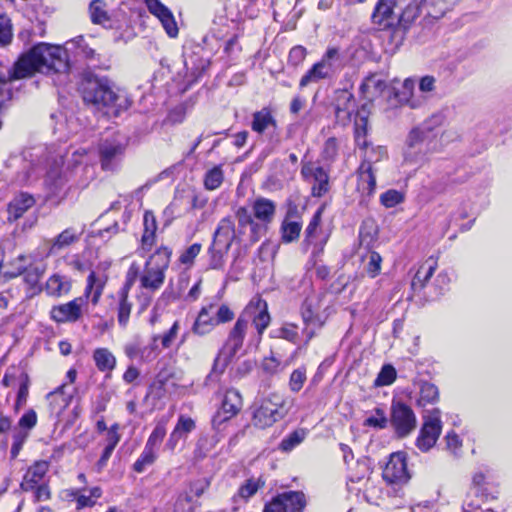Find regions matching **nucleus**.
Masks as SVG:
<instances>
[{"instance_id":"40","label":"nucleus","mask_w":512,"mask_h":512,"mask_svg":"<svg viewBox=\"0 0 512 512\" xmlns=\"http://www.w3.org/2000/svg\"><path fill=\"white\" fill-rule=\"evenodd\" d=\"M362 165L374 167V165L387 157V150L383 146H370L362 153Z\"/></svg>"},{"instance_id":"53","label":"nucleus","mask_w":512,"mask_h":512,"mask_svg":"<svg viewBox=\"0 0 512 512\" xmlns=\"http://www.w3.org/2000/svg\"><path fill=\"white\" fill-rule=\"evenodd\" d=\"M306 381V369L301 367L294 370L289 379V388L292 392H299Z\"/></svg>"},{"instance_id":"38","label":"nucleus","mask_w":512,"mask_h":512,"mask_svg":"<svg viewBox=\"0 0 512 512\" xmlns=\"http://www.w3.org/2000/svg\"><path fill=\"white\" fill-rule=\"evenodd\" d=\"M290 215L291 211L288 212L287 217L281 225L282 240L285 243L297 240L302 229V224L299 221L289 220Z\"/></svg>"},{"instance_id":"6","label":"nucleus","mask_w":512,"mask_h":512,"mask_svg":"<svg viewBox=\"0 0 512 512\" xmlns=\"http://www.w3.org/2000/svg\"><path fill=\"white\" fill-rule=\"evenodd\" d=\"M285 414L283 397L273 393L260 402L253 413V423L256 427L263 429L281 420Z\"/></svg>"},{"instance_id":"19","label":"nucleus","mask_w":512,"mask_h":512,"mask_svg":"<svg viewBox=\"0 0 512 512\" xmlns=\"http://www.w3.org/2000/svg\"><path fill=\"white\" fill-rule=\"evenodd\" d=\"M64 163V155L61 151L50 155L47 158L45 168V184L51 190H57L65 181V173L62 169Z\"/></svg>"},{"instance_id":"27","label":"nucleus","mask_w":512,"mask_h":512,"mask_svg":"<svg viewBox=\"0 0 512 512\" xmlns=\"http://www.w3.org/2000/svg\"><path fill=\"white\" fill-rule=\"evenodd\" d=\"M107 282L105 273L91 271L87 278V286L85 289V297L90 298L91 302L95 305L98 303L103 289Z\"/></svg>"},{"instance_id":"20","label":"nucleus","mask_w":512,"mask_h":512,"mask_svg":"<svg viewBox=\"0 0 512 512\" xmlns=\"http://www.w3.org/2000/svg\"><path fill=\"white\" fill-rule=\"evenodd\" d=\"M148 10L161 22L164 30L170 37L178 35V26L172 12L159 0H146Z\"/></svg>"},{"instance_id":"26","label":"nucleus","mask_w":512,"mask_h":512,"mask_svg":"<svg viewBox=\"0 0 512 512\" xmlns=\"http://www.w3.org/2000/svg\"><path fill=\"white\" fill-rule=\"evenodd\" d=\"M51 409L54 413L59 415L72 400V388L70 385L63 384L56 390L47 395Z\"/></svg>"},{"instance_id":"60","label":"nucleus","mask_w":512,"mask_h":512,"mask_svg":"<svg viewBox=\"0 0 512 512\" xmlns=\"http://www.w3.org/2000/svg\"><path fill=\"white\" fill-rule=\"evenodd\" d=\"M277 337L295 342L298 337L297 327L293 324H285L278 330Z\"/></svg>"},{"instance_id":"25","label":"nucleus","mask_w":512,"mask_h":512,"mask_svg":"<svg viewBox=\"0 0 512 512\" xmlns=\"http://www.w3.org/2000/svg\"><path fill=\"white\" fill-rule=\"evenodd\" d=\"M235 236L234 223L231 218H223L214 233L213 246L228 250Z\"/></svg>"},{"instance_id":"15","label":"nucleus","mask_w":512,"mask_h":512,"mask_svg":"<svg viewBox=\"0 0 512 512\" xmlns=\"http://www.w3.org/2000/svg\"><path fill=\"white\" fill-rule=\"evenodd\" d=\"M83 297L75 298L64 304L53 306L50 310V317L57 323H74L83 315Z\"/></svg>"},{"instance_id":"63","label":"nucleus","mask_w":512,"mask_h":512,"mask_svg":"<svg viewBox=\"0 0 512 512\" xmlns=\"http://www.w3.org/2000/svg\"><path fill=\"white\" fill-rule=\"evenodd\" d=\"M37 423V414L34 410L30 409L22 415L19 419V426L24 429H32Z\"/></svg>"},{"instance_id":"21","label":"nucleus","mask_w":512,"mask_h":512,"mask_svg":"<svg viewBox=\"0 0 512 512\" xmlns=\"http://www.w3.org/2000/svg\"><path fill=\"white\" fill-rule=\"evenodd\" d=\"M10 166H19L21 171L15 175V181L19 184L31 183L39 178L43 169L31 161H27L23 157L14 156L10 160Z\"/></svg>"},{"instance_id":"54","label":"nucleus","mask_w":512,"mask_h":512,"mask_svg":"<svg viewBox=\"0 0 512 512\" xmlns=\"http://www.w3.org/2000/svg\"><path fill=\"white\" fill-rule=\"evenodd\" d=\"M89 10H90V15H91V20L94 23H103L104 21H106L108 19L106 11L104 10V3L100 0L92 1L90 4Z\"/></svg>"},{"instance_id":"16","label":"nucleus","mask_w":512,"mask_h":512,"mask_svg":"<svg viewBox=\"0 0 512 512\" xmlns=\"http://www.w3.org/2000/svg\"><path fill=\"white\" fill-rule=\"evenodd\" d=\"M158 340L159 335H154L152 337L151 343L142 345L139 338L137 337L125 345L124 352L126 356L131 360L136 359L143 363L152 362L157 358L159 354L157 345Z\"/></svg>"},{"instance_id":"58","label":"nucleus","mask_w":512,"mask_h":512,"mask_svg":"<svg viewBox=\"0 0 512 512\" xmlns=\"http://www.w3.org/2000/svg\"><path fill=\"white\" fill-rule=\"evenodd\" d=\"M307 50L301 45L293 47L289 52V63L293 66L300 65L306 58Z\"/></svg>"},{"instance_id":"35","label":"nucleus","mask_w":512,"mask_h":512,"mask_svg":"<svg viewBox=\"0 0 512 512\" xmlns=\"http://www.w3.org/2000/svg\"><path fill=\"white\" fill-rule=\"evenodd\" d=\"M332 76L333 74L330 71L317 62L306 72L305 75L302 76L299 86L304 88L310 83H316L322 79H327Z\"/></svg>"},{"instance_id":"1","label":"nucleus","mask_w":512,"mask_h":512,"mask_svg":"<svg viewBox=\"0 0 512 512\" xmlns=\"http://www.w3.org/2000/svg\"><path fill=\"white\" fill-rule=\"evenodd\" d=\"M270 322L271 317L268 312L267 302L259 296L253 297L231 328L222 349L215 359L212 372L207 376V380H216L218 373H222L224 367L241 350L250 323L254 325L256 334L252 335L248 341L246 352L258 348L262 335Z\"/></svg>"},{"instance_id":"24","label":"nucleus","mask_w":512,"mask_h":512,"mask_svg":"<svg viewBox=\"0 0 512 512\" xmlns=\"http://www.w3.org/2000/svg\"><path fill=\"white\" fill-rule=\"evenodd\" d=\"M194 429L195 421L191 417L180 415L176 426L174 427L169 436V439L165 444L166 448L173 451L178 445L179 441L185 439Z\"/></svg>"},{"instance_id":"9","label":"nucleus","mask_w":512,"mask_h":512,"mask_svg":"<svg viewBox=\"0 0 512 512\" xmlns=\"http://www.w3.org/2000/svg\"><path fill=\"white\" fill-rule=\"evenodd\" d=\"M243 405L242 396L236 389H228L224 395L220 409L212 419V425L220 430L221 425L236 416Z\"/></svg>"},{"instance_id":"13","label":"nucleus","mask_w":512,"mask_h":512,"mask_svg":"<svg viewBox=\"0 0 512 512\" xmlns=\"http://www.w3.org/2000/svg\"><path fill=\"white\" fill-rule=\"evenodd\" d=\"M81 236V232H77L74 228H67L50 240H45L39 247L38 256L48 258L51 255L58 254L61 250L76 243Z\"/></svg>"},{"instance_id":"62","label":"nucleus","mask_w":512,"mask_h":512,"mask_svg":"<svg viewBox=\"0 0 512 512\" xmlns=\"http://www.w3.org/2000/svg\"><path fill=\"white\" fill-rule=\"evenodd\" d=\"M215 320L217 325L230 322L234 318V312L225 304H222L216 310Z\"/></svg>"},{"instance_id":"51","label":"nucleus","mask_w":512,"mask_h":512,"mask_svg":"<svg viewBox=\"0 0 512 512\" xmlns=\"http://www.w3.org/2000/svg\"><path fill=\"white\" fill-rule=\"evenodd\" d=\"M323 208H319L313 215L305 231V242L312 243L316 237L317 230L321 223Z\"/></svg>"},{"instance_id":"5","label":"nucleus","mask_w":512,"mask_h":512,"mask_svg":"<svg viewBox=\"0 0 512 512\" xmlns=\"http://www.w3.org/2000/svg\"><path fill=\"white\" fill-rule=\"evenodd\" d=\"M172 251L166 246H160L145 262L140 275V284L143 289L151 292L159 290L165 281Z\"/></svg>"},{"instance_id":"11","label":"nucleus","mask_w":512,"mask_h":512,"mask_svg":"<svg viewBox=\"0 0 512 512\" xmlns=\"http://www.w3.org/2000/svg\"><path fill=\"white\" fill-rule=\"evenodd\" d=\"M383 479L389 484H405L410 479L407 469L406 454L395 452L390 455L383 469Z\"/></svg>"},{"instance_id":"57","label":"nucleus","mask_w":512,"mask_h":512,"mask_svg":"<svg viewBox=\"0 0 512 512\" xmlns=\"http://www.w3.org/2000/svg\"><path fill=\"white\" fill-rule=\"evenodd\" d=\"M138 278L140 279V267L136 262H133L126 273V282L121 290H127L129 292Z\"/></svg>"},{"instance_id":"43","label":"nucleus","mask_w":512,"mask_h":512,"mask_svg":"<svg viewBox=\"0 0 512 512\" xmlns=\"http://www.w3.org/2000/svg\"><path fill=\"white\" fill-rule=\"evenodd\" d=\"M69 50H73L76 54L81 55L85 58H93L95 51L85 41L84 37L79 36L69 42H67Z\"/></svg>"},{"instance_id":"48","label":"nucleus","mask_w":512,"mask_h":512,"mask_svg":"<svg viewBox=\"0 0 512 512\" xmlns=\"http://www.w3.org/2000/svg\"><path fill=\"white\" fill-rule=\"evenodd\" d=\"M263 485H264V483L261 482L259 479H254V478L248 479L245 482V484H243L239 488L238 494L234 497V499H236V497H240L244 500H247L251 496H253L258 491V489Z\"/></svg>"},{"instance_id":"37","label":"nucleus","mask_w":512,"mask_h":512,"mask_svg":"<svg viewBox=\"0 0 512 512\" xmlns=\"http://www.w3.org/2000/svg\"><path fill=\"white\" fill-rule=\"evenodd\" d=\"M96 367L102 371L111 372L116 366V358L107 348H97L93 353Z\"/></svg>"},{"instance_id":"50","label":"nucleus","mask_w":512,"mask_h":512,"mask_svg":"<svg viewBox=\"0 0 512 512\" xmlns=\"http://www.w3.org/2000/svg\"><path fill=\"white\" fill-rule=\"evenodd\" d=\"M368 260L365 270L371 278H375L381 271L382 257L375 251H369L366 255Z\"/></svg>"},{"instance_id":"46","label":"nucleus","mask_w":512,"mask_h":512,"mask_svg":"<svg viewBox=\"0 0 512 512\" xmlns=\"http://www.w3.org/2000/svg\"><path fill=\"white\" fill-rule=\"evenodd\" d=\"M305 435L303 430L293 431L281 441L280 449L285 452L291 451L304 440Z\"/></svg>"},{"instance_id":"3","label":"nucleus","mask_w":512,"mask_h":512,"mask_svg":"<svg viewBox=\"0 0 512 512\" xmlns=\"http://www.w3.org/2000/svg\"><path fill=\"white\" fill-rule=\"evenodd\" d=\"M82 96L86 104L91 105L108 117H117L129 106L127 97L112 87L106 78L87 79L82 85Z\"/></svg>"},{"instance_id":"12","label":"nucleus","mask_w":512,"mask_h":512,"mask_svg":"<svg viewBox=\"0 0 512 512\" xmlns=\"http://www.w3.org/2000/svg\"><path fill=\"white\" fill-rule=\"evenodd\" d=\"M305 496L302 492L289 491L279 494L265 505L264 512H302Z\"/></svg>"},{"instance_id":"23","label":"nucleus","mask_w":512,"mask_h":512,"mask_svg":"<svg viewBox=\"0 0 512 512\" xmlns=\"http://www.w3.org/2000/svg\"><path fill=\"white\" fill-rule=\"evenodd\" d=\"M215 308L216 305L213 303L201 308L192 326L194 334L204 336L217 326V321L214 317Z\"/></svg>"},{"instance_id":"32","label":"nucleus","mask_w":512,"mask_h":512,"mask_svg":"<svg viewBox=\"0 0 512 512\" xmlns=\"http://www.w3.org/2000/svg\"><path fill=\"white\" fill-rule=\"evenodd\" d=\"M276 205L267 198H257L253 204V214L256 219L264 223H270L275 215Z\"/></svg>"},{"instance_id":"61","label":"nucleus","mask_w":512,"mask_h":512,"mask_svg":"<svg viewBox=\"0 0 512 512\" xmlns=\"http://www.w3.org/2000/svg\"><path fill=\"white\" fill-rule=\"evenodd\" d=\"M358 182H376L375 168L360 164L358 171Z\"/></svg>"},{"instance_id":"55","label":"nucleus","mask_w":512,"mask_h":512,"mask_svg":"<svg viewBox=\"0 0 512 512\" xmlns=\"http://www.w3.org/2000/svg\"><path fill=\"white\" fill-rule=\"evenodd\" d=\"M179 329H180V323L178 320H176L173 323V325L171 326V328L166 333H164L162 336H159V339L161 340L162 347L164 349L169 348L174 343V341L176 340V338L178 336Z\"/></svg>"},{"instance_id":"28","label":"nucleus","mask_w":512,"mask_h":512,"mask_svg":"<svg viewBox=\"0 0 512 512\" xmlns=\"http://www.w3.org/2000/svg\"><path fill=\"white\" fill-rule=\"evenodd\" d=\"M45 265L41 266H30L26 268L24 265H19L15 270L8 271L6 274L9 278L17 277L18 275L24 274L25 283L31 288L36 289L45 272Z\"/></svg>"},{"instance_id":"41","label":"nucleus","mask_w":512,"mask_h":512,"mask_svg":"<svg viewBox=\"0 0 512 512\" xmlns=\"http://www.w3.org/2000/svg\"><path fill=\"white\" fill-rule=\"evenodd\" d=\"M439 398L438 388L429 382H423L420 386V395L418 398V404L420 406H426L428 404L435 403Z\"/></svg>"},{"instance_id":"64","label":"nucleus","mask_w":512,"mask_h":512,"mask_svg":"<svg viewBox=\"0 0 512 512\" xmlns=\"http://www.w3.org/2000/svg\"><path fill=\"white\" fill-rule=\"evenodd\" d=\"M191 500L192 498L188 494L179 495L174 505V509L176 512H192L193 508L191 506Z\"/></svg>"},{"instance_id":"18","label":"nucleus","mask_w":512,"mask_h":512,"mask_svg":"<svg viewBox=\"0 0 512 512\" xmlns=\"http://www.w3.org/2000/svg\"><path fill=\"white\" fill-rule=\"evenodd\" d=\"M356 100L353 94L344 89L338 90L335 97V117L337 122L345 126L352 120L356 112Z\"/></svg>"},{"instance_id":"47","label":"nucleus","mask_w":512,"mask_h":512,"mask_svg":"<svg viewBox=\"0 0 512 512\" xmlns=\"http://www.w3.org/2000/svg\"><path fill=\"white\" fill-rule=\"evenodd\" d=\"M396 370L392 365H384L379 372L374 384L377 387L391 385L396 379Z\"/></svg>"},{"instance_id":"34","label":"nucleus","mask_w":512,"mask_h":512,"mask_svg":"<svg viewBox=\"0 0 512 512\" xmlns=\"http://www.w3.org/2000/svg\"><path fill=\"white\" fill-rule=\"evenodd\" d=\"M70 288V282L65 277L58 274H54L49 277L45 286L46 292L50 296L54 297H60L67 294L70 291Z\"/></svg>"},{"instance_id":"10","label":"nucleus","mask_w":512,"mask_h":512,"mask_svg":"<svg viewBox=\"0 0 512 512\" xmlns=\"http://www.w3.org/2000/svg\"><path fill=\"white\" fill-rule=\"evenodd\" d=\"M101 167L106 171L116 170L125 153V145L116 139H105L99 144Z\"/></svg>"},{"instance_id":"7","label":"nucleus","mask_w":512,"mask_h":512,"mask_svg":"<svg viewBox=\"0 0 512 512\" xmlns=\"http://www.w3.org/2000/svg\"><path fill=\"white\" fill-rule=\"evenodd\" d=\"M442 430L440 410L433 409L424 415V423L417 438V447L426 452L431 449L438 440Z\"/></svg>"},{"instance_id":"52","label":"nucleus","mask_w":512,"mask_h":512,"mask_svg":"<svg viewBox=\"0 0 512 512\" xmlns=\"http://www.w3.org/2000/svg\"><path fill=\"white\" fill-rule=\"evenodd\" d=\"M404 196L401 192L390 189L380 196V202L386 208H392L403 202Z\"/></svg>"},{"instance_id":"29","label":"nucleus","mask_w":512,"mask_h":512,"mask_svg":"<svg viewBox=\"0 0 512 512\" xmlns=\"http://www.w3.org/2000/svg\"><path fill=\"white\" fill-rule=\"evenodd\" d=\"M35 204L34 198L26 193L16 196L8 205V220L16 221Z\"/></svg>"},{"instance_id":"45","label":"nucleus","mask_w":512,"mask_h":512,"mask_svg":"<svg viewBox=\"0 0 512 512\" xmlns=\"http://www.w3.org/2000/svg\"><path fill=\"white\" fill-rule=\"evenodd\" d=\"M224 179L223 171L219 166H216L205 174L204 186L207 190H215L220 187Z\"/></svg>"},{"instance_id":"31","label":"nucleus","mask_w":512,"mask_h":512,"mask_svg":"<svg viewBox=\"0 0 512 512\" xmlns=\"http://www.w3.org/2000/svg\"><path fill=\"white\" fill-rule=\"evenodd\" d=\"M437 268V262L429 258L428 260L423 263L419 269L417 270L412 283L411 287L414 291L421 290L425 287L426 283L430 280L432 275L434 274L435 270Z\"/></svg>"},{"instance_id":"59","label":"nucleus","mask_w":512,"mask_h":512,"mask_svg":"<svg viewBox=\"0 0 512 512\" xmlns=\"http://www.w3.org/2000/svg\"><path fill=\"white\" fill-rule=\"evenodd\" d=\"M338 142L334 137L328 138L323 147V157L327 160H333L338 154Z\"/></svg>"},{"instance_id":"17","label":"nucleus","mask_w":512,"mask_h":512,"mask_svg":"<svg viewBox=\"0 0 512 512\" xmlns=\"http://www.w3.org/2000/svg\"><path fill=\"white\" fill-rule=\"evenodd\" d=\"M301 173L312 184V195L314 197H321L328 192L329 176L322 167L307 163L303 165Z\"/></svg>"},{"instance_id":"39","label":"nucleus","mask_w":512,"mask_h":512,"mask_svg":"<svg viewBox=\"0 0 512 512\" xmlns=\"http://www.w3.org/2000/svg\"><path fill=\"white\" fill-rule=\"evenodd\" d=\"M158 449L145 444V447L139 456V458L135 461L133 465L134 471L141 473L143 472L147 466L152 465L157 459Z\"/></svg>"},{"instance_id":"42","label":"nucleus","mask_w":512,"mask_h":512,"mask_svg":"<svg viewBox=\"0 0 512 512\" xmlns=\"http://www.w3.org/2000/svg\"><path fill=\"white\" fill-rule=\"evenodd\" d=\"M128 291L121 290L119 293L118 323L125 327L128 324L132 304L128 301Z\"/></svg>"},{"instance_id":"49","label":"nucleus","mask_w":512,"mask_h":512,"mask_svg":"<svg viewBox=\"0 0 512 512\" xmlns=\"http://www.w3.org/2000/svg\"><path fill=\"white\" fill-rule=\"evenodd\" d=\"M376 237V227L372 222H364L360 228V245L369 248Z\"/></svg>"},{"instance_id":"36","label":"nucleus","mask_w":512,"mask_h":512,"mask_svg":"<svg viewBox=\"0 0 512 512\" xmlns=\"http://www.w3.org/2000/svg\"><path fill=\"white\" fill-rule=\"evenodd\" d=\"M343 57L336 47H329L319 63L333 75L342 67Z\"/></svg>"},{"instance_id":"33","label":"nucleus","mask_w":512,"mask_h":512,"mask_svg":"<svg viewBox=\"0 0 512 512\" xmlns=\"http://www.w3.org/2000/svg\"><path fill=\"white\" fill-rule=\"evenodd\" d=\"M276 126V120L268 108H263L253 114L251 128L253 131L262 134L270 127Z\"/></svg>"},{"instance_id":"2","label":"nucleus","mask_w":512,"mask_h":512,"mask_svg":"<svg viewBox=\"0 0 512 512\" xmlns=\"http://www.w3.org/2000/svg\"><path fill=\"white\" fill-rule=\"evenodd\" d=\"M68 69L66 49L40 43L24 54L16 63L13 70L15 79L24 78L38 71L41 73H60Z\"/></svg>"},{"instance_id":"30","label":"nucleus","mask_w":512,"mask_h":512,"mask_svg":"<svg viewBox=\"0 0 512 512\" xmlns=\"http://www.w3.org/2000/svg\"><path fill=\"white\" fill-rule=\"evenodd\" d=\"M415 82L412 79H405L401 90L396 93V97L401 104L408 105L415 109L424 103V98L414 95Z\"/></svg>"},{"instance_id":"44","label":"nucleus","mask_w":512,"mask_h":512,"mask_svg":"<svg viewBox=\"0 0 512 512\" xmlns=\"http://www.w3.org/2000/svg\"><path fill=\"white\" fill-rule=\"evenodd\" d=\"M166 425H167V420L164 418L160 419L157 422L154 430L148 437L146 444L159 450V447L166 435Z\"/></svg>"},{"instance_id":"4","label":"nucleus","mask_w":512,"mask_h":512,"mask_svg":"<svg viewBox=\"0 0 512 512\" xmlns=\"http://www.w3.org/2000/svg\"><path fill=\"white\" fill-rule=\"evenodd\" d=\"M441 124L440 116H432L410 131L404 150V161L410 165L420 166L426 161V146L435 138L434 128Z\"/></svg>"},{"instance_id":"56","label":"nucleus","mask_w":512,"mask_h":512,"mask_svg":"<svg viewBox=\"0 0 512 512\" xmlns=\"http://www.w3.org/2000/svg\"><path fill=\"white\" fill-rule=\"evenodd\" d=\"M12 39V29L9 20L0 15V45L5 46Z\"/></svg>"},{"instance_id":"14","label":"nucleus","mask_w":512,"mask_h":512,"mask_svg":"<svg viewBox=\"0 0 512 512\" xmlns=\"http://www.w3.org/2000/svg\"><path fill=\"white\" fill-rule=\"evenodd\" d=\"M391 424L400 437L411 433L416 427V417L413 410L404 403L397 402L392 405Z\"/></svg>"},{"instance_id":"8","label":"nucleus","mask_w":512,"mask_h":512,"mask_svg":"<svg viewBox=\"0 0 512 512\" xmlns=\"http://www.w3.org/2000/svg\"><path fill=\"white\" fill-rule=\"evenodd\" d=\"M327 293L325 291H313L310 293L302 305V318L306 324L322 326L324 323V311L326 309Z\"/></svg>"},{"instance_id":"22","label":"nucleus","mask_w":512,"mask_h":512,"mask_svg":"<svg viewBox=\"0 0 512 512\" xmlns=\"http://www.w3.org/2000/svg\"><path fill=\"white\" fill-rule=\"evenodd\" d=\"M49 470V463L45 460L36 461L24 474L20 487L23 491H33L37 485L42 484V480Z\"/></svg>"}]
</instances>
